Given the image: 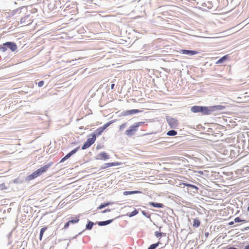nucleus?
<instances>
[{
	"label": "nucleus",
	"instance_id": "1",
	"mask_svg": "<svg viewBox=\"0 0 249 249\" xmlns=\"http://www.w3.org/2000/svg\"><path fill=\"white\" fill-rule=\"evenodd\" d=\"M225 108V106L217 105L210 107L194 106L191 108V111L194 113H201L202 115L216 114L219 110Z\"/></svg>",
	"mask_w": 249,
	"mask_h": 249
},
{
	"label": "nucleus",
	"instance_id": "2",
	"mask_svg": "<svg viewBox=\"0 0 249 249\" xmlns=\"http://www.w3.org/2000/svg\"><path fill=\"white\" fill-rule=\"evenodd\" d=\"M17 45L14 42L8 41L0 45V51L5 52L8 49L12 52H14L17 49Z\"/></svg>",
	"mask_w": 249,
	"mask_h": 249
},
{
	"label": "nucleus",
	"instance_id": "3",
	"mask_svg": "<svg viewBox=\"0 0 249 249\" xmlns=\"http://www.w3.org/2000/svg\"><path fill=\"white\" fill-rule=\"evenodd\" d=\"M53 164V162L52 161H50L47 164H46L43 166L41 168L38 169L35 172H34V174L36 178L41 175L43 173L46 172L47 170Z\"/></svg>",
	"mask_w": 249,
	"mask_h": 249
},
{
	"label": "nucleus",
	"instance_id": "4",
	"mask_svg": "<svg viewBox=\"0 0 249 249\" xmlns=\"http://www.w3.org/2000/svg\"><path fill=\"white\" fill-rule=\"evenodd\" d=\"M166 120L171 128H176L178 127V122L177 119L169 116H166Z\"/></svg>",
	"mask_w": 249,
	"mask_h": 249
},
{
	"label": "nucleus",
	"instance_id": "5",
	"mask_svg": "<svg viewBox=\"0 0 249 249\" xmlns=\"http://www.w3.org/2000/svg\"><path fill=\"white\" fill-rule=\"evenodd\" d=\"M141 111H142L141 110H140L139 109H137L127 110H125V111H124L122 112V113L121 114V116H128V115H133L134 114H137Z\"/></svg>",
	"mask_w": 249,
	"mask_h": 249
},
{
	"label": "nucleus",
	"instance_id": "6",
	"mask_svg": "<svg viewBox=\"0 0 249 249\" xmlns=\"http://www.w3.org/2000/svg\"><path fill=\"white\" fill-rule=\"evenodd\" d=\"M109 159V156L106 152H102L98 154L95 157L96 160H107Z\"/></svg>",
	"mask_w": 249,
	"mask_h": 249
},
{
	"label": "nucleus",
	"instance_id": "7",
	"mask_svg": "<svg viewBox=\"0 0 249 249\" xmlns=\"http://www.w3.org/2000/svg\"><path fill=\"white\" fill-rule=\"evenodd\" d=\"M182 184L189 188L188 191H190L194 193L197 192L198 188L196 186L187 183H182Z\"/></svg>",
	"mask_w": 249,
	"mask_h": 249
},
{
	"label": "nucleus",
	"instance_id": "8",
	"mask_svg": "<svg viewBox=\"0 0 249 249\" xmlns=\"http://www.w3.org/2000/svg\"><path fill=\"white\" fill-rule=\"evenodd\" d=\"M30 15H27L20 19V23L25 25H29L32 22V20L29 18Z\"/></svg>",
	"mask_w": 249,
	"mask_h": 249
},
{
	"label": "nucleus",
	"instance_id": "9",
	"mask_svg": "<svg viewBox=\"0 0 249 249\" xmlns=\"http://www.w3.org/2000/svg\"><path fill=\"white\" fill-rule=\"evenodd\" d=\"M180 52L183 54H186L190 56H192L198 53V52L196 51L187 50L185 49H181Z\"/></svg>",
	"mask_w": 249,
	"mask_h": 249
},
{
	"label": "nucleus",
	"instance_id": "10",
	"mask_svg": "<svg viewBox=\"0 0 249 249\" xmlns=\"http://www.w3.org/2000/svg\"><path fill=\"white\" fill-rule=\"evenodd\" d=\"M121 163L119 162H108V163H106L103 164L101 168L100 169H105L108 167H111V166H118L121 165Z\"/></svg>",
	"mask_w": 249,
	"mask_h": 249
},
{
	"label": "nucleus",
	"instance_id": "11",
	"mask_svg": "<svg viewBox=\"0 0 249 249\" xmlns=\"http://www.w3.org/2000/svg\"><path fill=\"white\" fill-rule=\"evenodd\" d=\"M115 219H109L106 221H99L97 222V224L99 226H104L110 224Z\"/></svg>",
	"mask_w": 249,
	"mask_h": 249
},
{
	"label": "nucleus",
	"instance_id": "12",
	"mask_svg": "<svg viewBox=\"0 0 249 249\" xmlns=\"http://www.w3.org/2000/svg\"><path fill=\"white\" fill-rule=\"evenodd\" d=\"M144 123L143 122H140L134 123L132 125L130 126V127L133 129L134 130H135L136 132L138 130V128L139 126H141L142 124H143Z\"/></svg>",
	"mask_w": 249,
	"mask_h": 249
},
{
	"label": "nucleus",
	"instance_id": "13",
	"mask_svg": "<svg viewBox=\"0 0 249 249\" xmlns=\"http://www.w3.org/2000/svg\"><path fill=\"white\" fill-rule=\"evenodd\" d=\"M149 205L155 208H163L164 205L162 203L151 202L149 203Z\"/></svg>",
	"mask_w": 249,
	"mask_h": 249
},
{
	"label": "nucleus",
	"instance_id": "14",
	"mask_svg": "<svg viewBox=\"0 0 249 249\" xmlns=\"http://www.w3.org/2000/svg\"><path fill=\"white\" fill-rule=\"evenodd\" d=\"M104 132L102 129L100 127L97 128L93 133L91 134V135H94L95 136V138L96 136H98L102 134V133Z\"/></svg>",
	"mask_w": 249,
	"mask_h": 249
},
{
	"label": "nucleus",
	"instance_id": "15",
	"mask_svg": "<svg viewBox=\"0 0 249 249\" xmlns=\"http://www.w3.org/2000/svg\"><path fill=\"white\" fill-rule=\"evenodd\" d=\"M91 138H89L86 141L89 143L90 146H91L95 141V136L94 135H91Z\"/></svg>",
	"mask_w": 249,
	"mask_h": 249
},
{
	"label": "nucleus",
	"instance_id": "16",
	"mask_svg": "<svg viewBox=\"0 0 249 249\" xmlns=\"http://www.w3.org/2000/svg\"><path fill=\"white\" fill-rule=\"evenodd\" d=\"M202 6H206L209 9H211L213 7V4L212 1H207L204 2L202 5Z\"/></svg>",
	"mask_w": 249,
	"mask_h": 249
},
{
	"label": "nucleus",
	"instance_id": "17",
	"mask_svg": "<svg viewBox=\"0 0 249 249\" xmlns=\"http://www.w3.org/2000/svg\"><path fill=\"white\" fill-rule=\"evenodd\" d=\"M141 193V192L140 191H124L123 193L124 195L127 196L130 195H133L136 194H140Z\"/></svg>",
	"mask_w": 249,
	"mask_h": 249
},
{
	"label": "nucleus",
	"instance_id": "18",
	"mask_svg": "<svg viewBox=\"0 0 249 249\" xmlns=\"http://www.w3.org/2000/svg\"><path fill=\"white\" fill-rule=\"evenodd\" d=\"M94 224V222L88 220V223L86 225V230H91Z\"/></svg>",
	"mask_w": 249,
	"mask_h": 249
},
{
	"label": "nucleus",
	"instance_id": "19",
	"mask_svg": "<svg viewBox=\"0 0 249 249\" xmlns=\"http://www.w3.org/2000/svg\"><path fill=\"white\" fill-rule=\"evenodd\" d=\"M229 58L228 55H225L222 57H221L217 62L216 64H221L224 63L225 61H226Z\"/></svg>",
	"mask_w": 249,
	"mask_h": 249
},
{
	"label": "nucleus",
	"instance_id": "20",
	"mask_svg": "<svg viewBox=\"0 0 249 249\" xmlns=\"http://www.w3.org/2000/svg\"><path fill=\"white\" fill-rule=\"evenodd\" d=\"M136 131L135 130H134L133 129H132L130 127H129V128L128 129H127V130L125 131V134L128 136H132L133 135H134V133Z\"/></svg>",
	"mask_w": 249,
	"mask_h": 249
},
{
	"label": "nucleus",
	"instance_id": "21",
	"mask_svg": "<svg viewBox=\"0 0 249 249\" xmlns=\"http://www.w3.org/2000/svg\"><path fill=\"white\" fill-rule=\"evenodd\" d=\"M112 203V202H110L102 203L99 205V206L98 207L97 209L98 210L102 209L109 206V205L111 204Z\"/></svg>",
	"mask_w": 249,
	"mask_h": 249
},
{
	"label": "nucleus",
	"instance_id": "22",
	"mask_svg": "<svg viewBox=\"0 0 249 249\" xmlns=\"http://www.w3.org/2000/svg\"><path fill=\"white\" fill-rule=\"evenodd\" d=\"M35 178H36V177L35 176V175L34 174V173L33 172L31 175L28 176L26 178L25 180L27 181H30L31 180H33V179H35Z\"/></svg>",
	"mask_w": 249,
	"mask_h": 249
},
{
	"label": "nucleus",
	"instance_id": "23",
	"mask_svg": "<svg viewBox=\"0 0 249 249\" xmlns=\"http://www.w3.org/2000/svg\"><path fill=\"white\" fill-rule=\"evenodd\" d=\"M177 131L175 130H170L167 132V135L170 136H174L177 134Z\"/></svg>",
	"mask_w": 249,
	"mask_h": 249
},
{
	"label": "nucleus",
	"instance_id": "24",
	"mask_svg": "<svg viewBox=\"0 0 249 249\" xmlns=\"http://www.w3.org/2000/svg\"><path fill=\"white\" fill-rule=\"evenodd\" d=\"M200 222L198 219H194L193 221V226L196 228H197L200 226Z\"/></svg>",
	"mask_w": 249,
	"mask_h": 249
},
{
	"label": "nucleus",
	"instance_id": "25",
	"mask_svg": "<svg viewBox=\"0 0 249 249\" xmlns=\"http://www.w3.org/2000/svg\"><path fill=\"white\" fill-rule=\"evenodd\" d=\"M155 236L157 237H159L161 236H165L166 233L164 232H159L158 231H156L154 233Z\"/></svg>",
	"mask_w": 249,
	"mask_h": 249
},
{
	"label": "nucleus",
	"instance_id": "26",
	"mask_svg": "<svg viewBox=\"0 0 249 249\" xmlns=\"http://www.w3.org/2000/svg\"><path fill=\"white\" fill-rule=\"evenodd\" d=\"M160 244V243L158 242L156 243L151 244L147 249H156Z\"/></svg>",
	"mask_w": 249,
	"mask_h": 249
},
{
	"label": "nucleus",
	"instance_id": "27",
	"mask_svg": "<svg viewBox=\"0 0 249 249\" xmlns=\"http://www.w3.org/2000/svg\"><path fill=\"white\" fill-rule=\"evenodd\" d=\"M113 121H111L106 124H105L103 126L100 127L103 131H104L107 127H108L111 124H112Z\"/></svg>",
	"mask_w": 249,
	"mask_h": 249
},
{
	"label": "nucleus",
	"instance_id": "28",
	"mask_svg": "<svg viewBox=\"0 0 249 249\" xmlns=\"http://www.w3.org/2000/svg\"><path fill=\"white\" fill-rule=\"evenodd\" d=\"M79 221L78 217H75L73 219L69 220L68 221L71 224H75Z\"/></svg>",
	"mask_w": 249,
	"mask_h": 249
},
{
	"label": "nucleus",
	"instance_id": "29",
	"mask_svg": "<svg viewBox=\"0 0 249 249\" xmlns=\"http://www.w3.org/2000/svg\"><path fill=\"white\" fill-rule=\"evenodd\" d=\"M90 146L89 145V143L88 142H85L83 145H82V147H81V149L82 150H85V149H86L87 148H88Z\"/></svg>",
	"mask_w": 249,
	"mask_h": 249
},
{
	"label": "nucleus",
	"instance_id": "30",
	"mask_svg": "<svg viewBox=\"0 0 249 249\" xmlns=\"http://www.w3.org/2000/svg\"><path fill=\"white\" fill-rule=\"evenodd\" d=\"M234 222H236V223H238V222H247V220H245V219H241L240 217H236L234 218Z\"/></svg>",
	"mask_w": 249,
	"mask_h": 249
},
{
	"label": "nucleus",
	"instance_id": "31",
	"mask_svg": "<svg viewBox=\"0 0 249 249\" xmlns=\"http://www.w3.org/2000/svg\"><path fill=\"white\" fill-rule=\"evenodd\" d=\"M138 213V211L136 209H135L133 212H132L129 214H128V216L130 217H133V216L136 215V214H137Z\"/></svg>",
	"mask_w": 249,
	"mask_h": 249
},
{
	"label": "nucleus",
	"instance_id": "32",
	"mask_svg": "<svg viewBox=\"0 0 249 249\" xmlns=\"http://www.w3.org/2000/svg\"><path fill=\"white\" fill-rule=\"evenodd\" d=\"M22 8H23V7H21V8H18V9H15V10H13V11L12 12V15H15L17 13H21V10Z\"/></svg>",
	"mask_w": 249,
	"mask_h": 249
},
{
	"label": "nucleus",
	"instance_id": "33",
	"mask_svg": "<svg viewBox=\"0 0 249 249\" xmlns=\"http://www.w3.org/2000/svg\"><path fill=\"white\" fill-rule=\"evenodd\" d=\"M79 146L76 147L75 149L70 152L69 153L72 156V155L76 153V152L79 150Z\"/></svg>",
	"mask_w": 249,
	"mask_h": 249
},
{
	"label": "nucleus",
	"instance_id": "34",
	"mask_svg": "<svg viewBox=\"0 0 249 249\" xmlns=\"http://www.w3.org/2000/svg\"><path fill=\"white\" fill-rule=\"evenodd\" d=\"M142 214L144 216L146 217L147 218H149L150 217V214L148 213H147V212H145L144 211H142Z\"/></svg>",
	"mask_w": 249,
	"mask_h": 249
},
{
	"label": "nucleus",
	"instance_id": "35",
	"mask_svg": "<svg viewBox=\"0 0 249 249\" xmlns=\"http://www.w3.org/2000/svg\"><path fill=\"white\" fill-rule=\"evenodd\" d=\"M7 189V187H6L4 183H1L0 184V190H3Z\"/></svg>",
	"mask_w": 249,
	"mask_h": 249
},
{
	"label": "nucleus",
	"instance_id": "36",
	"mask_svg": "<svg viewBox=\"0 0 249 249\" xmlns=\"http://www.w3.org/2000/svg\"><path fill=\"white\" fill-rule=\"evenodd\" d=\"M126 126V123H124L123 124H121L120 126V127H119V129L120 130H123L125 128V127Z\"/></svg>",
	"mask_w": 249,
	"mask_h": 249
},
{
	"label": "nucleus",
	"instance_id": "37",
	"mask_svg": "<svg viewBox=\"0 0 249 249\" xmlns=\"http://www.w3.org/2000/svg\"><path fill=\"white\" fill-rule=\"evenodd\" d=\"M47 229V228L46 227H44L42 228L40 230V233L41 234H44V232L46 231V230Z\"/></svg>",
	"mask_w": 249,
	"mask_h": 249
},
{
	"label": "nucleus",
	"instance_id": "38",
	"mask_svg": "<svg viewBox=\"0 0 249 249\" xmlns=\"http://www.w3.org/2000/svg\"><path fill=\"white\" fill-rule=\"evenodd\" d=\"M44 81H40L38 82L37 85L39 87H41L44 85Z\"/></svg>",
	"mask_w": 249,
	"mask_h": 249
},
{
	"label": "nucleus",
	"instance_id": "39",
	"mask_svg": "<svg viewBox=\"0 0 249 249\" xmlns=\"http://www.w3.org/2000/svg\"><path fill=\"white\" fill-rule=\"evenodd\" d=\"M70 225V223H69V221H68L67 223H65L64 226V229H67L69 226Z\"/></svg>",
	"mask_w": 249,
	"mask_h": 249
},
{
	"label": "nucleus",
	"instance_id": "40",
	"mask_svg": "<svg viewBox=\"0 0 249 249\" xmlns=\"http://www.w3.org/2000/svg\"><path fill=\"white\" fill-rule=\"evenodd\" d=\"M243 137L245 138L246 137L248 138V139H249V132H248L246 133L245 134H243Z\"/></svg>",
	"mask_w": 249,
	"mask_h": 249
},
{
	"label": "nucleus",
	"instance_id": "41",
	"mask_svg": "<svg viewBox=\"0 0 249 249\" xmlns=\"http://www.w3.org/2000/svg\"><path fill=\"white\" fill-rule=\"evenodd\" d=\"M71 155L69 153H68L65 156V158L66 160H68V159H69L71 157Z\"/></svg>",
	"mask_w": 249,
	"mask_h": 249
},
{
	"label": "nucleus",
	"instance_id": "42",
	"mask_svg": "<svg viewBox=\"0 0 249 249\" xmlns=\"http://www.w3.org/2000/svg\"><path fill=\"white\" fill-rule=\"evenodd\" d=\"M110 211H111L110 209H106V210L103 211L102 213H106L107 212H110Z\"/></svg>",
	"mask_w": 249,
	"mask_h": 249
},
{
	"label": "nucleus",
	"instance_id": "43",
	"mask_svg": "<svg viewBox=\"0 0 249 249\" xmlns=\"http://www.w3.org/2000/svg\"><path fill=\"white\" fill-rule=\"evenodd\" d=\"M67 160L66 159L65 157H64V158H63L61 160H60V162H63L64 161H65V160Z\"/></svg>",
	"mask_w": 249,
	"mask_h": 249
},
{
	"label": "nucleus",
	"instance_id": "44",
	"mask_svg": "<svg viewBox=\"0 0 249 249\" xmlns=\"http://www.w3.org/2000/svg\"><path fill=\"white\" fill-rule=\"evenodd\" d=\"M43 235V234H41V233H40V234H39V240H40V241H41V240H42V238Z\"/></svg>",
	"mask_w": 249,
	"mask_h": 249
},
{
	"label": "nucleus",
	"instance_id": "45",
	"mask_svg": "<svg viewBox=\"0 0 249 249\" xmlns=\"http://www.w3.org/2000/svg\"><path fill=\"white\" fill-rule=\"evenodd\" d=\"M227 249H237L234 247H230L229 248H228Z\"/></svg>",
	"mask_w": 249,
	"mask_h": 249
},
{
	"label": "nucleus",
	"instance_id": "46",
	"mask_svg": "<svg viewBox=\"0 0 249 249\" xmlns=\"http://www.w3.org/2000/svg\"><path fill=\"white\" fill-rule=\"evenodd\" d=\"M114 86H115V84H112L110 86V88L111 89H113L114 87Z\"/></svg>",
	"mask_w": 249,
	"mask_h": 249
},
{
	"label": "nucleus",
	"instance_id": "47",
	"mask_svg": "<svg viewBox=\"0 0 249 249\" xmlns=\"http://www.w3.org/2000/svg\"><path fill=\"white\" fill-rule=\"evenodd\" d=\"M244 249H249V245L245 246Z\"/></svg>",
	"mask_w": 249,
	"mask_h": 249
},
{
	"label": "nucleus",
	"instance_id": "48",
	"mask_svg": "<svg viewBox=\"0 0 249 249\" xmlns=\"http://www.w3.org/2000/svg\"><path fill=\"white\" fill-rule=\"evenodd\" d=\"M101 148V146L100 145H98L96 147L97 149H99Z\"/></svg>",
	"mask_w": 249,
	"mask_h": 249
},
{
	"label": "nucleus",
	"instance_id": "49",
	"mask_svg": "<svg viewBox=\"0 0 249 249\" xmlns=\"http://www.w3.org/2000/svg\"><path fill=\"white\" fill-rule=\"evenodd\" d=\"M234 222L233 221H231L229 223V225H231L232 224H233Z\"/></svg>",
	"mask_w": 249,
	"mask_h": 249
},
{
	"label": "nucleus",
	"instance_id": "50",
	"mask_svg": "<svg viewBox=\"0 0 249 249\" xmlns=\"http://www.w3.org/2000/svg\"><path fill=\"white\" fill-rule=\"evenodd\" d=\"M85 230H84L82 231L79 232L78 235H76L75 237H77L78 235H80L82 233V232H83Z\"/></svg>",
	"mask_w": 249,
	"mask_h": 249
},
{
	"label": "nucleus",
	"instance_id": "51",
	"mask_svg": "<svg viewBox=\"0 0 249 249\" xmlns=\"http://www.w3.org/2000/svg\"><path fill=\"white\" fill-rule=\"evenodd\" d=\"M205 236L206 237H207L208 236V235H209V233L208 232H206V233H205Z\"/></svg>",
	"mask_w": 249,
	"mask_h": 249
},
{
	"label": "nucleus",
	"instance_id": "52",
	"mask_svg": "<svg viewBox=\"0 0 249 249\" xmlns=\"http://www.w3.org/2000/svg\"><path fill=\"white\" fill-rule=\"evenodd\" d=\"M17 179H15V181H14V182L15 183H17L18 182V181H17Z\"/></svg>",
	"mask_w": 249,
	"mask_h": 249
},
{
	"label": "nucleus",
	"instance_id": "53",
	"mask_svg": "<svg viewBox=\"0 0 249 249\" xmlns=\"http://www.w3.org/2000/svg\"><path fill=\"white\" fill-rule=\"evenodd\" d=\"M248 148H249V139H248Z\"/></svg>",
	"mask_w": 249,
	"mask_h": 249
},
{
	"label": "nucleus",
	"instance_id": "54",
	"mask_svg": "<svg viewBox=\"0 0 249 249\" xmlns=\"http://www.w3.org/2000/svg\"><path fill=\"white\" fill-rule=\"evenodd\" d=\"M247 211H248V212H249V207H248V208H247Z\"/></svg>",
	"mask_w": 249,
	"mask_h": 249
},
{
	"label": "nucleus",
	"instance_id": "55",
	"mask_svg": "<svg viewBox=\"0 0 249 249\" xmlns=\"http://www.w3.org/2000/svg\"><path fill=\"white\" fill-rule=\"evenodd\" d=\"M248 229H249V227H246V228H245V229H246V230H247Z\"/></svg>",
	"mask_w": 249,
	"mask_h": 249
},
{
	"label": "nucleus",
	"instance_id": "56",
	"mask_svg": "<svg viewBox=\"0 0 249 249\" xmlns=\"http://www.w3.org/2000/svg\"><path fill=\"white\" fill-rule=\"evenodd\" d=\"M161 228V227H160L159 228V230H160Z\"/></svg>",
	"mask_w": 249,
	"mask_h": 249
},
{
	"label": "nucleus",
	"instance_id": "57",
	"mask_svg": "<svg viewBox=\"0 0 249 249\" xmlns=\"http://www.w3.org/2000/svg\"><path fill=\"white\" fill-rule=\"evenodd\" d=\"M22 249H24V248H23Z\"/></svg>",
	"mask_w": 249,
	"mask_h": 249
}]
</instances>
